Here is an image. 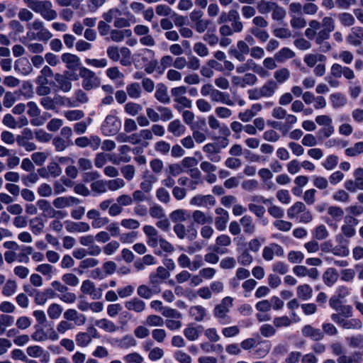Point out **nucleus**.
<instances>
[{
	"instance_id": "nucleus-1",
	"label": "nucleus",
	"mask_w": 363,
	"mask_h": 363,
	"mask_svg": "<svg viewBox=\"0 0 363 363\" xmlns=\"http://www.w3.org/2000/svg\"><path fill=\"white\" fill-rule=\"evenodd\" d=\"M71 80H77L79 77L82 79V86L84 90L89 91L96 89L100 85V79L92 70L82 67L79 68V74L77 73H66Z\"/></svg>"
},
{
	"instance_id": "nucleus-2",
	"label": "nucleus",
	"mask_w": 363,
	"mask_h": 363,
	"mask_svg": "<svg viewBox=\"0 0 363 363\" xmlns=\"http://www.w3.org/2000/svg\"><path fill=\"white\" fill-rule=\"evenodd\" d=\"M329 306L336 311L330 315L331 320L335 323L344 318H351L353 315V309L350 305L344 304L342 301H337L335 298L329 299Z\"/></svg>"
},
{
	"instance_id": "nucleus-3",
	"label": "nucleus",
	"mask_w": 363,
	"mask_h": 363,
	"mask_svg": "<svg viewBox=\"0 0 363 363\" xmlns=\"http://www.w3.org/2000/svg\"><path fill=\"white\" fill-rule=\"evenodd\" d=\"M287 216L289 219H298V222L308 223L313 220L311 212L307 209L304 203L295 202L287 209Z\"/></svg>"
},
{
	"instance_id": "nucleus-4",
	"label": "nucleus",
	"mask_w": 363,
	"mask_h": 363,
	"mask_svg": "<svg viewBox=\"0 0 363 363\" xmlns=\"http://www.w3.org/2000/svg\"><path fill=\"white\" fill-rule=\"evenodd\" d=\"M233 299L230 296L223 298L221 302L216 305L213 311L214 317L222 325H227L231 323V318L228 315L233 306Z\"/></svg>"
},
{
	"instance_id": "nucleus-5",
	"label": "nucleus",
	"mask_w": 363,
	"mask_h": 363,
	"mask_svg": "<svg viewBox=\"0 0 363 363\" xmlns=\"http://www.w3.org/2000/svg\"><path fill=\"white\" fill-rule=\"evenodd\" d=\"M220 145L216 143H209L203 147V151L206 153V156L211 162L217 163L221 161L220 152L221 148L225 147L228 145L226 139H223Z\"/></svg>"
},
{
	"instance_id": "nucleus-6",
	"label": "nucleus",
	"mask_w": 363,
	"mask_h": 363,
	"mask_svg": "<svg viewBox=\"0 0 363 363\" xmlns=\"http://www.w3.org/2000/svg\"><path fill=\"white\" fill-rule=\"evenodd\" d=\"M33 11L48 21H53L57 17V13L53 9L52 3L49 0H40Z\"/></svg>"
},
{
	"instance_id": "nucleus-7",
	"label": "nucleus",
	"mask_w": 363,
	"mask_h": 363,
	"mask_svg": "<svg viewBox=\"0 0 363 363\" xmlns=\"http://www.w3.org/2000/svg\"><path fill=\"white\" fill-rule=\"evenodd\" d=\"M121 127V121L115 116L108 115L103 122L101 129L106 136L116 134Z\"/></svg>"
},
{
	"instance_id": "nucleus-8",
	"label": "nucleus",
	"mask_w": 363,
	"mask_h": 363,
	"mask_svg": "<svg viewBox=\"0 0 363 363\" xmlns=\"http://www.w3.org/2000/svg\"><path fill=\"white\" fill-rule=\"evenodd\" d=\"M354 179H347L344 183L345 188L350 192L363 191V168L359 167L354 172Z\"/></svg>"
},
{
	"instance_id": "nucleus-9",
	"label": "nucleus",
	"mask_w": 363,
	"mask_h": 363,
	"mask_svg": "<svg viewBox=\"0 0 363 363\" xmlns=\"http://www.w3.org/2000/svg\"><path fill=\"white\" fill-rule=\"evenodd\" d=\"M89 101V97L87 94L82 89L76 90L72 98L65 97L62 105L67 106L68 107H78L81 104H86Z\"/></svg>"
},
{
	"instance_id": "nucleus-10",
	"label": "nucleus",
	"mask_w": 363,
	"mask_h": 363,
	"mask_svg": "<svg viewBox=\"0 0 363 363\" xmlns=\"http://www.w3.org/2000/svg\"><path fill=\"white\" fill-rule=\"evenodd\" d=\"M62 61L65 64L66 68L68 69L69 74L76 73L77 71L79 72L81 67L80 58L74 54L66 52L62 55Z\"/></svg>"
},
{
	"instance_id": "nucleus-11",
	"label": "nucleus",
	"mask_w": 363,
	"mask_h": 363,
	"mask_svg": "<svg viewBox=\"0 0 363 363\" xmlns=\"http://www.w3.org/2000/svg\"><path fill=\"white\" fill-rule=\"evenodd\" d=\"M284 255V248L277 243H271L265 246L262 250V257L265 261H272L274 256L283 257Z\"/></svg>"
},
{
	"instance_id": "nucleus-12",
	"label": "nucleus",
	"mask_w": 363,
	"mask_h": 363,
	"mask_svg": "<svg viewBox=\"0 0 363 363\" xmlns=\"http://www.w3.org/2000/svg\"><path fill=\"white\" fill-rule=\"evenodd\" d=\"M250 48L244 40H238L236 48H231L229 54L239 62H244L245 57L250 53Z\"/></svg>"
},
{
	"instance_id": "nucleus-13",
	"label": "nucleus",
	"mask_w": 363,
	"mask_h": 363,
	"mask_svg": "<svg viewBox=\"0 0 363 363\" xmlns=\"http://www.w3.org/2000/svg\"><path fill=\"white\" fill-rule=\"evenodd\" d=\"M143 230L147 237V244L152 248L157 247L159 245V240L162 238L158 230L154 226L150 225H144Z\"/></svg>"
},
{
	"instance_id": "nucleus-14",
	"label": "nucleus",
	"mask_w": 363,
	"mask_h": 363,
	"mask_svg": "<svg viewBox=\"0 0 363 363\" xmlns=\"http://www.w3.org/2000/svg\"><path fill=\"white\" fill-rule=\"evenodd\" d=\"M359 220L352 216L347 215L344 218V224L341 226V232L347 238H352L356 233L355 227L358 225Z\"/></svg>"
},
{
	"instance_id": "nucleus-15",
	"label": "nucleus",
	"mask_w": 363,
	"mask_h": 363,
	"mask_svg": "<svg viewBox=\"0 0 363 363\" xmlns=\"http://www.w3.org/2000/svg\"><path fill=\"white\" fill-rule=\"evenodd\" d=\"M217 216L215 218V226L219 231H223L227 227V223L229 221V213L223 208H217L215 210Z\"/></svg>"
},
{
	"instance_id": "nucleus-16",
	"label": "nucleus",
	"mask_w": 363,
	"mask_h": 363,
	"mask_svg": "<svg viewBox=\"0 0 363 363\" xmlns=\"http://www.w3.org/2000/svg\"><path fill=\"white\" fill-rule=\"evenodd\" d=\"M125 308L136 313H141L146 309V303L138 297H133L124 303Z\"/></svg>"
},
{
	"instance_id": "nucleus-17",
	"label": "nucleus",
	"mask_w": 363,
	"mask_h": 363,
	"mask_svg": "<svg viewBox=\"0 0 363 363\" xmlns=\"http://www.w3.org/2000/svg\"><path fill=\"white\" fill-rule=\"evenodd\" d=\"M191 206L199 207H207L209 206H214L216 204V199L212 195H196L192 197L189 201Z\"/></svg>"
},
{
	"instance_id": "nucleus-18",
	"label": "nucleus",
	"mask_w": 363,
	"mask_h": 363,
	"mask_svg": "<svg viewBox=\"0 0 363 363\" xmlns=\"http://www.w3.org/2000/svg\"><path fill=\"white\" fill-rule=\"evenodd\" d=\"M27 28L37 31V33L48 40L52 37V33L45 27L44 23L40 19H35L33 22L28 23Z\"/></svg>"
},
{
	"instance_id": "nucleus-19",
	"label": "nucleus",
	"mask_w": 363,
	"mask_h": 363,
	"mask_svg": "<svg viewBox=\"0 0 363 363\" xmlns=\"http://www.w3.org/2000/svg\"><path fill=\"white\" fill-rule=\"evenodd\" d=\"M81 203L79 199L74 196H60L53 200V205L57 208H64Z\"/></svg>"
},
{
	"instance_id": "nucleus-20",
	"label": "nucleus",
	"mask_w": 363,
	"mask_h": 363,
	"mask_svg": "<svg viewBox=\"0 0 363 363\" xmlns=\"http://www.w3.org/2000/svg\"><path fill=\"white\" fill-rule=\"evenodd\" d=\"M67 232L71 233H86L90 230L91 226L86 222H73L67 220L65 222Z\"/></svg>"
},
{
	"instance_id": "nucleus-21",
	"label": "nucleus",
	"mask_w": 363,
	"mask_h": 363,
	"mask_svg": "<svg viewBox=\"0 0 363 363\" xmlns=\"http://www.w3.org/2000/svg\"><path fill=\"white\" fill-rule=\"evenodd\" d=\"M210 99L213 102L221 103L229 106L235 105V102L231 99L228 92H223L216 89L213 91Z\"/></svg>"
},
{
	"instance_id": "nucleus-22",
	"label": "nucleus",
	"mask_w": 363,
	"mask_h": 363,
	"mask_svg": "<svg viewBox=\"0 0 363 363\" xmlns=\"http://www.w3.org/2000/svg\"><path fill=\"white\" fill-rule=\"evenodd\" d=\"M272 345L268 340H259L252 351V354L256 358L265 357L271 350Z\"/></svg>"
},
{
	"instance_id": "nucleus-23",
	"label": "nucleus",
	"mask_w": 363,
	"mask_h": 363,
	"mask_svg": "<svg viewBox=\"0 0 363 363\" xmlns=\"http://www.w3.org/2000/svg\"><path fill=\"white\" fill-rule=\"evenodd\" d=\"M189 313L191 319L196 322H202L208 316L207 309L201 305L191 306Z\"/></svg>"
},
{
	"instance_id": "nucleus-24",
	"label": "nucleus",
	"mask_w": 363,
	"mask_h": 363,
	"mask_svg": "<svg viewBox=\"0 0 363 363\" xmlns=\"http://www.w3.org/2000/svg\"><path fill=\"white\" fill-rule=\"evenodd\" d=\"M64 318L66 320L74 321L77 325H82L86 323V317L84 314L78 313L73 308L67 309L64 313Z\"/></svg>"
},
{
	"instance_id": "nucleus-25",
	"label": "nucleus",
	"mask_w": 363,
	"mask_h": 363,
	"mask_svg": "<svg viewBox=\"0 0 363 363\" xmlns=\"http://www.w3.org/2000/svg\"><path fill=\"white\" fill-rule=\"evenodd\" d=\"M14 69L18 73L26 76L31 73L33 67L29 60L27 58L23 57L16 60Z\"/></svg>"
},
{
	"instance_id": "nucleus-26",
	"label": "nucleus",
	"mask_w": 363,
	"mask_h": 363,
	"mask_svg": "<svg viewBox=\"0 0 363 363\" xmlns=\"http://www.w3.org/2000/svg\"><path fill=\"white\" fill-rule=\"evenodd\" d=\"M302 334L303 336L310 337L315 341L320 340L323 338L324 335L319 328H315L311 325H306L302 328Z\"/></svg>"
},
{
	"instance_id": "nucleus-27",
	"label": "nucleus",
	"mask_w": 363,
	"mask_h": 363,
	"mask_svg": "<svg viewBox=\"0 0 363 363\" xmlns=\"http://www.w3.org/2000/svg\"><path fill=\"white\" fill-rule=\"evenodd\" d=\"M67 72H65V75L60 74H56L55 76V79L57 82V86L60 90L63 92H69L71 91L72 88V84L67 74H66Z\"/></svg>"
},
{
	"instance_id": "nucleus-28",
	"label": "nucleus",
	"mask_w": 363,
	"mask_h": 363,
	"mask_svg": "<svg viewBox=\"0 0 363 363\" xmlns=\"http://www.w3.org/2000/svg\"><path fill=\"white\" fill-rule=\"evenodd\" d=\"M65 97L56 96L54 99L50 96H45L40 101V105L46 110H55L57 104H62Z\"/></svg>"
},
{
	"instance_id": "nucleus-29",
	"label": "nucleus",
	"mask_w": 363,
	"mask_h": 363,
	"mask_svg": "<svg viewBox=\"0 0 363 363\" xmlns=\"http://www.w3.org/2000/svg\"><path fill=\"white\" fill-rule=\"evenodd\" d=\"M338 272L335 268H328L323 274L324 284L329 287L333 286L338 279Z\"/></svg>"
},
{
	"instance_id": "nucleus-30",
	"label": "nucleus",
	"mask_w": 363,
	"mask_h": 363,
	"mask_svg": "<svg viewBox=\"0 0 363 363\" xmlns=\"http://www.w3.org/2000/svg\"><path fill=\"white\" fill-rule=\"evenodd\" d=\"M240 223L245 233L252 235L255 232V224L253 218L250 215H245L240 219Z\"/></svg>"
},
{
	"instance_id": "nucleus-31",
	"label": "nucleus",
	"mask_w": 363,
	"mask_h": 363,
	"mask_svg": "<svg viewBox=\"0 0 363 363\" xmlns=\"http://www.w3.org/2000/svg\"><path fill=\"white\" fill-rule=\"evenodd\" d=\"M338 325L347 330H360L362 328V323L359 318H344L337 323Z\"/></svg>"
},
{
	"instance_id": "nucleus-32",
	"label": "nucleus",
	"mask_w": 363,
	"mask_h": 363,
	"mask_svg": "<svg viewBox=\"0 0 363 363\" xmlns=\"http://www.w3.org/2000/svg\"><path fill=\"white\" fill-rule=\"evenodd\" d=\"M259 89L264 98H270L276 93L278 85L274 79H269Z\"/></svg>"
},
{
	"instance_id": "nucleus-33",
	"label": "nucleus",
	"mask_w": 363,
	"mask_h": 363,
	"mask_svg": "<svg viewBox=\"0 0 363 363\" xmlns=\"http://www.w3.org/2000/svg\"><path fill=\"white\" fill-rule=\"evenodd\" d=\"M208 123L213 130H219L220 132L225 135L230 134V130L225 124H222L214 116L210 115L208 117Z\"/></svg>"
},
{
	"instance_id": "nucleus-34",
	"label": "nucleus",
	"mask_w": 363,
	"mask_h": 363,
	"mask_svg": "<svg viewBox=\"0 0 363 363\" xmlns=\"http://www.w3.org/2000/svg\"><path fill=\"white\" fill-rule=\"evenodd\" d=\"M167 130L175 137H180L185 133L186 127L179 119H176L169 123Z\"/></svg>"
},
{
	"instance_id": "nucleus-35",
	"label": "nucleus",
	"mask_w": 363,
	"mask_h": 363,
	"mask_svg": "<svg viewBox=\"0 0 363 363\" xmlns=\"http://www.w3.org/2000/svg\"><path fill=\"white\" fill-rule=\"evenodd\" d=\"M296 295L299 299L308 301L313 296V289L309 284H301L296 289Z\"/></svg>"
},
{
	"instance_id": "nucleus-36",
	"label": "nucleus",
	"mask_w": 363,
	"mask_h": 363,
	"mask_svg": "<svg viewBox=\"0 0 363 363\" xmlns=\"http://www.w3.org/2000/svg\"><path fill=\"white\" fill-rule=\"evenodd\" d=\"M155 99L160 102L169 104L170 103V97L168 95L167 88L162 84H159L155 93Z\"/></svg>"
},
{
	"instance_id": "nucleus-37",
	"label": "nucleus",
	"mask_w": 363,
	"mask_h": 363,
	"mask_svg": "<svg viewBox=\"0 0 363 363\" xmlns=\"http://www.w3.org/2000/svg\"><path fill=\"white\" fill-rule=\"evenodd\" d=\"M192 218L196 223L202 225L206 224H211L213 223L212 216H208L204 212L199 210H196L194 211Z\"/></svg>"
},
{
	"instance_id": "nucleus-38",
	"label": "nucleus",
	"mask_w": 363,
	"mask_h": 363,
	"mask_svg": "<svg viewBox=\"0 0 363 363\" xmlns=\"http://www.w3.org/2000/svg\"><path fill=\"white\" fill-rule=\"evenodd\" d=\"M290 71L286 67H282L277 69L274 72V80L275 82H277V84L279 86V84H282L285 83L290 78Z\"/></svg>"
},
{
	"instance_id": "nucleus-39",
	"label": "nucleus",
	"mask_w": 363,
	"mask_h": 363,
	"mask_svg": "<svg viewBox=\"0 0 363 363\" xmlns=\"http://www.w3.org/2000/svg\"><path fill=\"white\" fill-rule=\"evenodd\" d=\"M157 181L155 176L147 174L144 176L143 180L140 184V190L150 193L153 189V184Z\"/></svg>"
},
{
	"instance_id": "nucleus-40",
	"label": "nucleus",
	"mask_w": 363,
	"mask_h": 363,
	"mask_svg": "<svg viewBox=\"0 0 363 363\" xmlns=\"http://www.w3.org/2000/svg\"><path fill=\"white\" fill-rule=\"evenodd\" d=\"M231 244V238L227 235H220L217 237L216 240V246L213 247V251L217 253L223 254L225 252L220 247H228Z\"/></svg>"
},
{
	"instance_id": "nucleus-41",
	"label": "nucleus",
	"mask_w": 363,
	"mask_h": 363,
	"mask_svg": "<svg viewBox=\"0 0 363 363\" xmlns=\"http://www.w3.org/2000/svg\"><path fill=\"white\" fill-rule=\"evenodd\" d=\"M330 101L331 102L332 106L334 108L343 107L347 101L346 96L340 92L330 94Z\"/></svg>"
},
{
	"instance_id": "nucleus-42",
	"label": "nucleus",
	"mask_w": 363,
	"mask_h": 363,
	"mask_svg": "<svg viewBox=\"0 0 363 363\" xmlns=\"http://www.w3.org/2000/svg\"><path fill=\"white\" fill-rule=\"evenodd\" d=\"M294 56L295 52L289 48H283L274 55L277 62L281 63L293 58Z\"/></svg>"
},
{
	"instance_id": "nucleus-43",
	"label": "nucleus",
	"mask_w": 363,
	"mask_h": 363,
	"mask_svg": "<svg viewBox=\"0 0 363 363\" xmlns=\"http://www.w3.org/2000/svg\"><path fill=\"white\" fill-rule=\"evenodd\" d=\"M94 324L96 327L108 333H113L117 330V326L115 323L106 318L97 320L95 321Z\"/></svg>"
},
{
	"instance_id": "nucleus-44",
	"label": "nucleus",
	"mask_w": 363,
	"mask_h": 363,
	"mask_svg": "<svg viewBox=\"0 0 363 363\" xmlns=\"http://www.w3.org/2000/svg\"><path fill=\"white\" fill-rule=\"evenodd\" d=\"M75 342L77 346L80 347H86L91 342V336L87 332H79L75 335Z\"/></svg>"
},
{
	"instance_id": "nucleus-45",
	"label": "nucleus",
	"mask_w": 363,
	"mask_h": 363,
	"mask_svg": "<svg viewBox=\"0 0 363 363\" xmlns=\"http://www.w3.org/2000/svg\"><path fill=\"white\" fill-rule=\"evenodd\" d=\"M326 57L322 54H308L303 59L304 62L310 67H313L317 62H324Z\"/></svg>"
},
{
	"instance_id": "nucleus-46",
	"label": "nucleus",
	"mask_w": 363,
	"mask_h": 363,
	"mask_svg": "<svg viewBox=\"0 0 363 363\" xmlns=\"http://www.w3.org/2000/svg\"><path fill=\"white\" fill-rule=\"evenodd\" d=\"M362 355L359 352H353L351 355L341 354L338 359V363H360Z\"/></svg>"
},
{
	"instance_id": "nucleus-47",
	"label": "nucleus",
	"mask_w": 363,
	"mask_h": 363,
	"mask_svg": "<svg viewBox=\"0 0 363 363\" xmlns=\"http://www.w3.org/2000/svg\"><path fill=\"white\" fill-rule=\"evenodd\" d=\"M14 323V317L8 314H0V335L4 334L7 328Z\"/></svg>"
},
{
	"instance_id": "nucleus-48",
	"label": "nucleus",
	"mask_w": 363,
	"mask_h": 363,
	"mask_svg": "<svg viewBox=\"0 0 363 363\" xmlns=\"http://www.w3.org/2000/svg\"><path fill=\"white\" fill-rule=\"evenodd\" d=\"M337 18L340 24L345 27H350L354 25L355 18L354 16L347 12H342L337 15Z\"/></svg>"
},
{
	"instance_id": "nucleus-49",
	"label": "nucleus",
	"mask_w": 363,
	"mask_h": 363,
	"mask_svg": "<svg viewBox=\"0 0 363 363\" xmlns=\"http://www.w3.org/2000/svg\"><path fill=\"white\" fill-rule=\"evenodd\" d=\"M38 82L40 84L36 88V93L39 96H47L51 92V88L48 86V81L47 79H43L42 77H38Z\"/></svg>"
},
{
	"instance_id": "nucleus-50",
	"label": "nucleus",
	"mask_w": 363,
	"mask_h": 363,
	"mask_svg": "<svg viewBox=\"0 0 363 363\" xmlns=\"http://www.w3.org/2000/svg\"><path fill=\"white\" fill-rule=\"evenodd\" d=\"M145 323L149 327H162L164 325V320L161 316L152 314L146 317Z\"/></svg>"
},
{
	"instance_id": "nucleus-51",
	"label": "nucleus",
	"mask_w": 363,
	"mask_h": 363,
	"mask_svg": "<svg viewBox=\"0 0 363 363\" xmlns=\"http://www.w3.org/2000/svg\"><path fill=\"white\" fill-rule=\"evenodd\" d=\"M91 189L93 191L102 194L108 191L107 180H96L91 184Z\"/></svg>"
},
{
	"instance_id": "nucleus-52",
	"label": "nucleus",
	"mask_w": 363,
	"mask_h": 363,
	"mask_svg": "<svg viewBox=\"0 0 363 363\" xmlns=\"http://www.w3.org/2000/svg\"><path fill=\"white\" fill-rule=\"evenodd\" d=\"M118 151L120 152L119 160L116 161V160L113 161L114 164H118L119 162L128 163L131 160V157L128 155V152L131 151V148L130 146L127 145H121L118 148Z\"/></svg>"
},
{
	"instance_id": "nucleus-53",
	"label": "nucleus",
	"mask_w": 363,
	"mask_h": 363,
	"mask_svg": "<svg viewBox=\"0 0 363 363\" xmlns=\"http://www.w3.org/2000/svg\"><path fill=\"white\" fill-rule=\"evenodd\" d=\"M63 312V307L58 303H52L48 308V315L50 319H58Z\"/></svg>"
},
{
	"instance_id": "nucleus-54",
	"label": "nucleus",
	"mask_w": 363,
	"mask_h": 363,
	"mask_svg": "<svg viewBox=\"0 0 363 363\" xmlns=\"http://www.w3.org/2000/svg\"><path fill=\"white\" fill-rule=\"evenodd\" d=\"M18 285L15 280L8 279L2 289V294L5 296H11L17 291Z\"/></svg>"
},
{
	"instance_id": "nucleus-55",
	"label": "nucleus",
	"mask_w": 363,
	"mask_h": 363,
	"mask_svg": "<svg viewBox=\"0 0 363 363\" xmlns=\"http://www.w3.org/2000/svg\"><path fill=\"white\" fill-rule=\"evenodd\" d=\"M250 32L259 41H260L262 43L266 42L269 38V34L268 33V32L266 30H264V28H250Z\"/></svg>"
},
{
	"instance_id": "nucleus-56",
	"label": "nucleus",
	"mask_w": 363,
	"mask_h": 363,
	"mask_svg": "<svg viewBox=\"0 0 363 363\" xmlns=\"http://www.w3.org/2000/svg\"><path fill=\"white\" fill-rule=\"evenodd\" d=\"M345 155L348 157H355L363 153V141L357 142L352 146L346 148Z\"/></svg>"
},
{
	"instance_id": "nucleus-57",
	"label": "nucleus",
	"mask_w": 363,
	"mask_h": 363,
	"mask_svg": "<svg viewBox=\"0 0 363 363\" xmlns=\"http://www.w3.org/2000/svg\"><path fill=\"white\" fill-rule=\"evenodd\" d=\"M183 333L185 337L189 341L196 340L200 335V333L198 328L193 326L192 325H189L186 328H185Z\"/></svg>"
},
{
	"instance_id": "nucleus-58",
	"label": "nucleus",
	"mask_w": 363,
	"mask_h": 363,
	"mask_svg": "<svg viewBox=\"0 0 363 363\" xmlns=\"http://www.w3.org/2000/svg\"><path fill=\"white\" fill-rule=\"evenodd\" d=\"M126 92L132 99H138L141 96L142 89L138 83L134 82L126 86Z\"/></svg>"
},
{
	"instance_id": "nucleus-59",
	"label": "nucleus",
	"mask_w": 363,
	"mask_h": 363,
	"mask_svg": "<svg viewBox=\"0 0 363 363\" xmlns=\"http://www.w3.org/2000/svg\"><path fill=\"white\" fill-rule=\"evenodd\" d=\"M292 323V320L287 315L277 316L273 319L275 328H288Z\"/></svg>"
},
{
	"instance_id": "nucleus-60",
	"label": "nucleus",
	"mask_w": 363,
	"mask_h": 363,
	"mask_svg": "<svg viewBox=\"0 0 363 363\" xmlns=\"http://www.w3.org/2000/svg\"><path fill=\"white\" fill-rule=\"evenodd\" d=\"M44 223L43 220L38 217L32 218L30 220V228L35 235L41 233L44 228Z\"/></svg>"
},
{
	"instance_id": "nucleus-61",
	"label": "nucleus",
	"mask_w": 363,
	"mask_h": 363,
	"mask_svg": "<svg viewBox=\"0 0 363 363\" xmlns=\"http://www.w3.org/2000/svg\"><path fill=\"white\" fill-rule=\"evenodd\" d=\"M312 234L315 239L322 240L328 237L329 232L323 224H320L314 228Z\"/></svg>"
},
{
	"instance_id": "nucleus-62",
	"label": "nucleus",
	"mask_w": 363,
	"mask_h": 363,
	"mask_svg": "<svg viewBox=\"0 0 363 363\" xmlns=\"http://www.w3.org/2000/svg\"><path fill=\"white\" fill-rule=\"evenodd\" d=\"M259 331L262 336L264 337H271L277 333V329L274 324L271 325L269 323L262 324L259 329Z\"/></svg>"
},
{
	"instance_id": "nucleus-63",
	"label": "nucleus",
	"mask_w": 363,
	"mask_h": 363,
	"mask_svg": "<svg viewBox=\"0 0 363 363\" xmlns=\"http://www.w3.org/2000/svg\"><path fill=\"white\" fill-rule=\"evenodd\" d=\"M138 296L145 299H150L155 294V291L147 285H140L137 289Z\"/></svg>"
},
{
	"instance_id": "nucleus-64",
	"label": "nucleus",
	"mask_w": 363,
	"mask_h": 363,
	"mask_svg": "<svg viewBox=\"0 0 363 363\" xmlns=\"http://www.w3.org/2000/svg\"><path fill=\"white\" fill-rule=\"evenodd\" d=\"M120 247V243L115 240L107 242L103 247V252L106 255H112L115 254Z\"/></svg>"
}]
</instances>
